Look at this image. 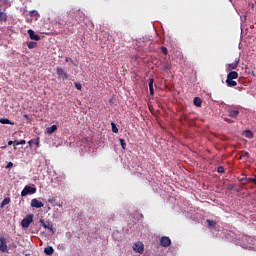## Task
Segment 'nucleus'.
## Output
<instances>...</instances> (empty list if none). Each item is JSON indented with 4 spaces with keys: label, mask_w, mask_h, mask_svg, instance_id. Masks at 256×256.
Segmentation results:
<instances>
[{
    "label": "nucleus",
    "mask_w": 256,
    "mask_h": 256,
    "mask_svg": "<svg viewBox=\"0 0 256 256\" xmlns=\"http://www.w3.org/2000/svg\"><path fill=\"white\" fill-rule=\"evenodd\" d=\"M35 193H37V188L25 186L21 192V197H26V195H35Z\"/></svg>",
    "instance_id": "obj_1"
},
{
    "label": "nucleus",
    "mask_w": 256,
    "mask_h": 256,
    "mask_svg": "<svg viewBox=\"0 0 256 256\" xmlns=\"http://www.w3.org/2000/svg\"><path fill=\"white\" fill-rule=\"evenodd\" d=\"M33 214H28L26 217L21 221V225L24 229H28V227L33 223Z\"/></svg>",
    "instance_id": "obj_2"
},
{
    "label": "nucleus",
    "mask_w": 256,
    "mask_h": 256,
    "mask_svg": "<svg viewBox=\"0 0 256 256\" xmlns=\"http://www.w3.org/2000/svg\"><path fill=\"white\" fill-rule=\"evenodd\" d=\"M0 251L1 253H9V248L7 247V239L3 236L0 237Z\"/></svg>",
    "instance_id": "obj_3"
},
{
    "label": "nucleus",
    "mask_w": 256,
    "mask_h": 256,
    "mask_svg": "<svg viewBox=\"0 0 256 256\" xmlns=\"http://www.w3.org/2000/svg\"><path fill=\"white\" fill-rule=\"evenodd\" d=\"M133 250H134L136 253H139L140 255H142V253L145 251V247H144V245L142 244V242H137V243L134 244Z\"/></svg>",
    "instance_id": "obj_4"
},
{
    "label": "nucleus",
    "mask_w": 256,
    "mask_h": 256,
    "mask_svg": "<svg viewBox=\"0 0 256 256\" xmlns=\"http://www.w3.org/2000/svg\"><path fill=\"white\" fill-rule=\"evenodd\" d=\"M160 245L162 247H169V246H171V238H169L167 236H162L160 238Z\"/></svg>",
    "instance_id": "obj_5"
},
{
    "label": "nucleus",
    "mask_w": 256,
    "mask_h": 256,
    "mask_svg": "<svg viewBox=\"0 0 256 256\" xmlns=\"http://www.w3.org/2000/svg\"><path fill=\"white\" fill-rule=\"evenodd\" d=\"M56 73H57V75H58L59 77H61V79H63V80L69 79V75L63 70V68L58 67V68L56 69Z\"/></svg>",
    "instance_id": "obj_6"
},
{
    "label": "nucleus",
    "mask_w": 256,
    "mask_h": 256,
    "mask_svg": "<svg viewBox=\"0 0 256 256\" xmlns=\"http://www.w3.org/2000/svg\"><path fill=\"white\" fill-rule=\"evenodd\" d=\"M45 204L43 202L39 201L37 198H34L31 200V207H34L35 209H41V207H44Z\"/></svg>",
    "instance_id": "obj_7"
},
{
    "label": "nucleus",
    "mask_w": 256,
    "mask_h": 256,
    "mask_svg": "<svg viewBox=\"0 0 256 256\" xmlns=\"http://www.w3.org/2000/svg\"><path fill=\"white\" fill-rule=\"evenodd\" d=\"M240 58H236L235 61L228 65V71H233L239 67Z\"/></svg>",
    "instance_id": "obj_8"
},
{
    "label": "nucleus",
    "mask_w": 256,
    "mask_h": 256,
    "mask_svg": "<svg viewBox=\"0 0 256 256\" xmlns=\"http://www.w3.org/2000/svg\"><path fill=\"white\" fill-rule=\"evenodd\" d=\"M40 223H42V227H44V229H49V231L55 233V231H53V225H51L49 222H44L41 220Z\"/></svg>",
    "instance_id": "obj_9"
},
{
    "label": "nucleus",
    "mask_w": 256,
    "mask_h": 256,
    "mask_svg": "<svg viewBox=\"0 0 256 256\" xmlns=\"http://www.w3.org/2000/svg\"><path fill=\"white\" fill-rule=\"evenodd\" d=\"M239 77V73L237 71H231L227 74V79H237Z\"/></svg>",
    "instance_id": "obj_10"
},
{
    "label": "nucleus",
    "mask_w": 256,
    "mask_h": 256,
    "mask_svg": "<svg viewBox=\"0 0 256 256\" xmlns=\"http://www.w3.org/2000/svg\"><path fill=\"white\" fill-rule=\"evenodd\" d=\"M44 253L45 255H53V253H55V250L53 249V246H47L46 248H44Z\"/></svg>",
    "instance_id": "obj_11"
},
{
    "label": "nucleus",
    "mask_w": 256,
    "mask_h": 256,
    "mask_svg": "<svg viewBox=\"0 0 256 256\" xmlns=\"http://www.w3.org/2000/svg\"><path fill=\"white\" fill-rule=\"evenodd\" d=\"M30 17H33L35 19V21H37L39 19V17H41V15H39V12L37 10H31L29 12Z\"/></svg>",
    "instance_id": "obj_12"
},
{
    "label": "nucleus",
    "mask_w": 256,
    "mask_h": 256,
    "mask_svg": "<svg viewBox=\"0 0 256 256\" xmlns=\"http://www.w3.org/2000/svg\"><path fill=\"white\" fill-rule=\"evenodd\" d=\"M68 19H69V14L62 15V19H60L59 25H67Z\"/></svg>",
    "instance_id": "obj_13"
},
{
    "label": "nucleus",
    "mask_w": 256,
    "mask_h": 256,
    "mask_svg": "<svg viewBox=\"0 0 256 256\" xmlns=\"http://www.w3.org/2000/svg\"><path fill=\"white\" fill-rule=\"evenodd\" d=\"M153 83H154V80L153 78H149V91H150V95H155V90L153 89Z\"/></svg>",
    "instance_id": "obj_14"
},
{
    "label": "nucleus",
    "mask_w": 256,
    "mask_h": 256,
    "mask_svg": "<svg viewBox=\"0 0 256 256\" xmlns=\"http://www.w3.org/2000/svg\"><path fill=\"white\" fill-rule=\"evenodd\" d=\"M0 123L2 125H15V122H11V120L7 118H0Z\"/></svg>",
    "instance_id": "obj_15"
},
{
    "label": "nucleus",
    "mask_w": 256,
    "mask_h": 256,
    "mask_svg": "<svg viewBox=\"0 0 256 256\" xmlns=\"http://www.w3.org/2000/svg\"><path fill=\"white\" fill-rule=\"evenodd\" d=\"M55 131H57V125H52L46 129V133H48V135H53Z\"/></svg>",
    "instance_id": "obj_16"
},
{
    "label": "nucleus",
    "mask_w": 256,
    "mask_h": 256,
    "mask_svg": "<svg viewBox=\"0 0 256 256\" xmlns=\"http://www.w3.org/2000/svg\"><path fill=\"white\" fill-rule=\"evenodd\" d=\"M29 37L32 41H41V36L36 33H29Z\"/></svg>",
    "instance_id": "obj_17"
},
{
    "label": "nucleus",
    "mask_w": 256,
    "mask_h": 256,
    "mask_svg": "<svg viewBox=\"0 0 256 256\" xmlns=\"http://www.w3.org/2000/svg\"><path fill=\"white\" fill-rule=\"evenodd\" d=\"M227 87H237V81L233 79H226Z\"/></svg>",
    "instance_id": "obj_18"
},
{
    "label": "nucleus",
    "mask_w": 256,
    "mask_h": 256,
    "mask_svg": "<svg viewBox=\"0 0 256 256\" xmlns=\"http://www.w3.org/2000/svg\"><path fill=\"white\" fill-rule=\"evenodd\" d=\"M228 113H229V117H232L234 119H237V117H239V111L238 110H230Z\"/></svg>",
    "instance_id": "obj_19"
},
{
    "label": "nucleus",
    "mask_w": 256,
    "mask_h": 256,
    "mask_svg": "<svg viewBox=\"0 0 256 256\" xmlns=\"http://www.w3.org/2000/svg\"><path fill=\"white\" fill-rule=\"evenodd\" d=\"M193 103L196 107H201V105L203 104V100H201V98L199 97H195Z\"/></svg>",
    "instance_id": "obj_20"
},
{
    "label": "nucleus",
    "mask_w": 256,
    "mask_h": 256,
    "mask_svg": "<svg viewBox=\"0 0 256 256\" xmlns=\"http://www.w3.org/2000/svg\"><path fill=\"white\" fill-rule=\"evenodd\" d=\"M243 135L246 137V139H253V132L251 130L244 131Z\"/></svg>",
    "instance_id": "obj_21"
},
{
    "label": "nucleus",
    "mask_w": 256,
    "mask_h": 256,
    "mask_svg": "<svg viewBox=\"0 0 256 256\" xmlns=\"http://www.w3.org/2000/svg\"><path fill=\"white\" fill-rule=\"evenodd\" d=\"M9 203H11V198H5L0 204L1 209H3V207H5L6 205H9Z\"/></svg>",
    "instance_id": "obj_22"
},
{
    "label": "nucleus",
    "mask_w": 256,
    "mask_h": 256,
    "mask_svg": "<svg viewBox=\"0 0 256 256\" xmlns=\"http://www.w3.org/2000/svg\"><path fill=\"white\" fill-rule=\"evenodd\" d=\"M0 21L3 23H5V21H7V13L0 12Z\"/></svg>",
    "instance_id": "obj_23"
},
{
    "label": "nucleus",
    "mask_w": 256,
    "mask_h": 256,
    "mask_svg": "<svg viewBox=\"0 0 256 256\" xmlns=\"http://www.w3.org/2000/svg\"><path fill=\"white\" fill-rule=\"evenodd\" d=\"M240 159H243V157H245L246 159H249L250 155H249V152L247 151H241L240 152Z\"/></svg>",
    "instance_id": "obj_24"
},
{
    "label": "nucleus",
    "mask_w": 256,
    "mask_h": 256,
    "mask_svg": "<svg viewBox=\"0 0 256 256\" xmlns=\"http://www.w3.org/2000/svg\"><path fill=\"white\" fill-rule=\"evenodd\" d=\"M28 49H35L37 47V42H28Z\"/></svg>",
    "instance_id": "obj_25"
},
{
    "label": "nucleus",
    "mask_w": 256,
    "mask_h": 256,
    "mask_svg": "<svg viewBox=\"0 0 256 256\" xmlns=\"http://www.w3.org/2000/svg\"><path fill=\"white\" fill-rule=\"evenodd\" d=\"M208 226L209 227H215L217 225V222L215 220H207Z\"/></svg>",
    "instance_id": "obj_26"
},
{
    "label": "nucleus",
    "mask_w": 256,
    "mask_h": 256,
    "mask_svg": "<svg viewBox=\"0 0 256 256\" xmlns=\"http://www.w3.org/2000/svg\"><path fill=\"white\" fill-rule=\"evenodd\" d=\"M111 125H112V132L113 133H119V129L117 128V125H115V123H111Z\"/></svg>",
    "instance_id": "obj_27"
},
{
    "label": "nucleus",
    "mask_w": 256,
    "mask_h": 256,
    "mask_svg": "<svg viewBox=\"0 0 256 256\" xmlns=\"http://www.w3.org/2000/svg\"><path fill=\"white\" fill-rule=\"evenodd\" d=\"M119 141H120V145H121L122 149H126L127 143L125 142V139H120Z\"/></svg>",
    "instance_id": "obj_28"
},
{
    "label": "nucleus",
    "mask_w": 256,
    "mask_h": 256,
    "mask_svg": "<svg viewBox=\"0 0 256 256\" xmlns=\"http://www.w3.org/2000/svg\"><path fill=\"white\" fill-rule=\"evenodd\" d=\"M75 87L78 91H81V89H83V86L79 82H75Z\"/></svg>",
    "instance_id": "obj_29"
},
{
    "label": "nucleus",
    "mask_w": 256,
    "mask_h": 256,
    "mask_svg": "<svg viewBox=\"0 0 256 256\" xmlns=\"http://www.w3.org/2000/svg\"><path fill=\"white\" fill-rule=\"evenodd\" d=\"M161 52L163 53V55H167V53H169V51L167 50V47L165 46L161 47Z\"/></svg>",
    "instance_id": "obj_30"
},
{
    "label": "nucleus",
    "mask_w": 256,
    "mask_h": 256,
    "mask_svg": "<svg viewBox=\"0 0 256 256\" xmlns=\"http://www.w3.org/2000/svg\"><path fill=\"white\" fill-rule=\"evenodd\" d=\"M218 173H225V168L223 166H219L217 168Z\"/></svg>",
    "instance_id": "obj_31"
},
{
    "label": "nucleus",
    "mask_w": 256,
    "mask_h": 256,
    "mask_svg": "<svg viewBox=\"0 0 256 256\" xmlns=\"http://www.w3.org/2000/svg\"><path fill=\"white\" fill-rule=\"evenodd\" d=\"M26 141L25 140H20L15 143V145H25Z\"/></svg>",
    "instance_id": "obj_32"
},
{
    "label": "nucleus",
    "mask_w": 256,
    "mask_h": 256,
    "mask_svg": "<svg viewBox=\"0 0 256 256\" xmlns=\"http://www.w3.org/2000/svg\"><path fill=\"white\" fill-rule=\"evenodd\" d=\"M65 61H66V63H73V59H71L69 57H66Z\"/></svg>",
    "instance_id": "obj_33"
},
{
    "label": "nucleus",
    "mask_w": 256,
    "mask_h": 256,
    "mask_svg": "<svg viewBox=\"0 0 256 256\" xmlns=\"http://www.w3.org/2000/svg\"><path fill=\"white\" fill-rule=\"evenodd\" d=\"M13 167V162H9L6 166V169H11Z\"/></svg>",
    "instance_id": "obj_34"
},
{
    "label": "nucleus",
    "mask_w": 256,
    "mask_h": 256,
    "mask_svg": "<svg viewBox=\"0 0 256 256\" xmlns=\"http://www.w3.org/2000/svg\"><path fill=\"white\" fill-rule=\"evenodd\" d=\"M224 121H226L227 123H233V120H231L229 118H224Z\"/></svg>",
    "instance_id": "obj_35"
},
{
    "label": "nucleus",
    "mask_w": 256,
    "mask_h": 256,
    "mask_svg": "<svg viewBox=\"0 0 256 256\" xmlns=\"http://www.w3.org/2000/svg\"><path fill=\"white\" fill-rule=\"evenodd\" d=\"M48 202L49 203H55V199H49Z\"/></svg>",
    "instance_id": "obj_36"
},
{
    "label": "nucleus",
    "mask_w": 256,
    "mask_h": 256,
    "mask_svg": "<svg viewBox=\"0 0 256 256\" xmlns=\"http://www.w3.org/2000/svg\"><path fill=\"white\" fill-rule=\"evenodd\" d=\"M27 33H35L32 29L27 30Z\"/></svg>",
    "instance_id": "obj_37"
},
{
    "label": "nucleus",
    "mask_w": 256,
    "mask_h": 256,
    "mask_svg": "<svg viewBox=\"0 0 256 256\" xmlns=\"http://www.w3.org/2000/svg\"><path fill=\"white\" fill-rule=\"evenodd\" d=\"M24 119H29V115H24Z\"/></svg>",
    "instance_id": "obj_38"
},
{
    "label": "nucleus",
    "mask_w": 256,
    "mask_h": 256,
    "mask_svg": "<svg viewBox=\"0 0 256 256\" xmlns=\"http://www.w3.org/2000/svg\"><path fill=\"white\" fill-rule=\"evenodd\" d=\"M8 145H9V146L13 145V141H9V142H8Z\"/></svg>",
    "instance_id": "obj_39"
},
{
    "label": "nucleus",
    "mask_w": 256,
    "mask_h": 256,
    "mask_svg": "<svg viewBox=\"0 0 256 256\" xmlns=\"http://www.w3.org/2000/svg\"><path fill=\"white\" fill-rule=\"evenodd\" d=\"M31 143H33V140H30V141L28 142V144H29L30 147H31Z\"/></svg>",
    "instance_id": "obj_40"
},
{
    "label": "nucleus",
    "mask_w": 256,
    "mask_h": 256,
    "mask_svg": "<svg viewBox=\"0 0 256 256\" xmlns=\"http://www.w3.org/2000/svg\"><path fill=\"white\" fill-rule=\"evenodd\" d=\"M35 144H36V145H39V140H36V141H35Z\"/></svg>",
    "instance_id": "obj_41"
},
{
    "label": "nucleus",
    "mask_w": 256,
    "mask_h": 256,
    "mask_svg": "<svg viewBox=\"0 0 256 256\" xmlns=\"http://www.w3.org/2000/svg\"><path fill=\"white\" fill-rule=\"evenodd\" d=\"M165 69L169 70V69H170V67H169V66H166V67H165Z\"/></svg>",
    "instance_id": "obj_42"
}]
</instances>
